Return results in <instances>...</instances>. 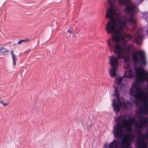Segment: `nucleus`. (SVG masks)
<instances>
[{
  "mask_svg": "<svg viewBox=\"0 0 148 148\" xmlns=\"http://www.w3.org/2000/svg\"><path fill=\"white\" fill-rule=\"evenodd\" d=\"M121 146L122 147L121 148H127V147L128 145V143L127 141L124 138L121 139Z\"/></svg>",
  "mask_w": 148,
  "mask_h": 148,
  "instance_id": "obj_11",
  "label": "nucleus"
},
{
  "mask_svg": "<svg viewBox=\"0 0 148 148\" xmlns=\"http://www.w3.org/2000/svg\"><path fill=\"white\" fill-rule=\"evenodd\" d=\"M26 40H19V41L18 42V44H21L23 42L25 41Z\"/></svg>",
  "mask_w": 148,
  "mask_h": 148,
  "instance_id": "obj_15",
  "label": "nucleus"
},
{
  "mask_svg": "<svg viewBox=\"0 0 148 148\" xmlns=\"http://www.w3.org/2000/svg\"><path fill=\"white\" fill-rule=\"evenodd\" d=\"M71 33L72 32L70 29H69L68 30L67 32V34H69V35L70 36L71 34Z\"/></svg>",
  "mask_w": 148,
  "mask_h": 148,
  "instance_id": "obj_16",
  "label": "nucleus"
},
{
  "mask_svg": "<svg viewBox=\"0 0 148 148\" xmlns=\"http://www.w3.org/2000/svg\"><path fill=\"white\" fill-rule=\"evenodd\" d=\"M8 103H4L3 105L4 106H6V105H8Z\"/></svg>",
  "mask_w": 148,
  "mask_h": 148,
  "instance_id": "obj_18",
  "label": "nucleus"
},
{
  "mask_svg": "<svg viewBox=\"0 0 148 148\" xmlns=\"http://www.w3.org/2000/svg\"><path fill=\"white\" fill-rule=\"evenodd\" d=\"M131 119H125L121 121L114 127L113 133L115 138H121L123 136L124 132V128H125V131L130 132L132 130L131 123Z\"/></svg>",
  "mask_w": 148,
  "mask_h": 148,
  "instance_id": "obj_3",
  "label": "nucleus"
},
{
  "mask_svg": "<svg viewBox=\"0 0 148 148\" xmlns=\"http://www.w3.org/2000/svg\"><path fill=\"white\" fill-rule=\"evenodd\" d=\"M13 51H11V55L12 57V59L13 60V62L14 66H15L16 64V61L17 60V58L16 56L13 53Z\"/></svg>",
  "mask_w": 148,
  "mask_h": 148,
  "instance_id": "obj_12",
  "label": "nucleus"
},
{
  "mask_svg": "<svg viewBox=\"0 0 148 148\" xmlns=\"http://www.w3.org/2000/svg\"><path fill=\"white\" fill-rule=\"evenodd\" d=\"M142 121L141 123H137L134 125L135 131L136 133H140L143 129V127L146 126L147 123L145 120H142Z\"/></svg>",
  "mask_w": 148,
  "mask_h": 148,
  "instance_id": "obj_6",
  "label": "nucleus"
},
{
  "mask_svg": "<svg viewBox=\"0 0 148 148\" xmlns=\"http://www.w3.org/2000/svg\"><path fill=\"white\" fill-rule=\"evenodd\" d=\"M110 65L113 68H116L119 65L118 58L116 56L112 55L110 58Z\"/></svg>",
  "mask_w": 148,
  "mask_h": 148,
  "instance_id": "obj_7",
  "label": "nucleus"
},
{
  "mask_svg": "<svg viewBox=\"0 0 148 148\" xmlns=\"http://www.w3.org/2000/svg\"><path fill=\"white\" fill-rule=\"evenodd\" d=\"M120 144V142L118 139L114 140L110 144L109 148H118Z\"/></svg>",
  "mask_w": 148,
  "mask_h": 148,
  "instance_id": "obj_8",
  "label": "nucleus"
},
{
  "mask_svg": "<svg viewBox=\"0 0 148 148\" xmlns=\"http://www.w3.org/2000/svg\"><path fill=\"white\" fill-rule=\"evenodd\" d=\"M130 93L137 101H141L143 100L144 101L143 105L144 107H140L136 113L138 114V119L142 122L143 117L141 114H146L148 112V93L143 91L140 88L135 85L132 87Z\"/></svg>",
  "mask_w": 148,
  "mask_h": 148,
  "instance_id": "obj_2",
  "label": "nucleus"
},
{
  "mask_svg": "<svg viewBox=\"0 0 148 148\" xmlns=\"http://www.w3.org/2000/svg\"><path fill=\"white\" fill-rule=\"evenodd\" d=\"M0 103H1V104H3L4 103V102H3V101L2 100H1L0 101Z\"/></svg>",
  "mask_w": 148,
  "mask_h": 148,
  "instance_id": "obj_19",
  "label": "nucleus"
},
{
  "mask_svg": "<svg viewBox=\"0 0 148 148\" xmlns=\"http://www.w3.org/2000/svg\"><path fill=\"white\" fill-rule=\"evenodd\" d=\"M116 68L111 69L110 71V75L111 77L114 78L116 76Z\"/></svg>",
  "mask_w": 148,
  "mask_h": 148,
  "instance_id": "obj_10",
  "label": "nucleus"
},
{
  "mask_svg": "<svg viewBox=\"0 0 148 148\" xmlns=\"http://www.w3.org/2000/svg\"><path fill=\"white\" fill-rule=\"evenodd\" d=\"M134 73L132 70H127L125 71L124 76L128 78H131L133 77Z\"/></svg>",
  "mask_w": 148,
  "mask_h": 148,
  "instance_id": "obj_9",
  "label": "nucleus"
},
{
  "mask_svg": "<svg viewBox=\"0 0 148 148\" xmlns=\"http://www.w3.org/2000/svg\"><path fill=\"white\" fill-rule=\"evenodd\" d=\"M132 60L135 63H140L142 66H145L147 64L145 54L143 51H138L132 54Z\"/></svg>",
  "mask_w": 148,
  "mask_h": 148,
  "instance_id": "obj_5",
  "label": "nucleus"
},
{
  "mask_svg": "<svg viewBox=\"0 0 148 148\" xmlns=\"http://www.w3.org/2000/svg\"><path fill=\"white\" fill-rule=\"evenodd\" d=\"M1 97H0V100H1Z\"/></svg>",
  "mask_w": 148,
  "mask_h": 148,
  "instance_id": "obj_21",
  "label": "nucleus"
},
{
  "mask_svg": "<svg viewBox=\"0 0 148 148\" xmlns=\"http://www.w3.org/2000/svg\"><path fill=\"white\" fill-rule=\"evenodd\" d=\"M145 18L146 19H148V12L145 15Z\"/></svg>",
  "mask_w": 148,
  "mask_h": 148,
  "instance_id": "obj_17",
  "label": "nucleus"
},
{
  "mask_svg": "<svg viewBox=\"0 0 148 148\" xmlns=\"http://www.w3.org/2000/svg\"><path fill=\"white\" fill-rule=\"evenodd\" d=\"M147 33H148V28H147Z\"/></svg>",
  "mask_w": 148,
  "mask_h": 148,
  "instance_id": "obj_20",
  "label": "nucleus"
},
{
  "mask_svg": "<svg viewBox=\"0 0 148 148\" xmlns=\"http://www.w3.org/2000/svg\"><path fill=\"white\" fill-rule=\"evenodd\" d=\"M110 7L107 10L106 18L109 19L105 27L108 34H113L107 44L111 51L112 50L119 58H122L129 63V58L125 55V45L127 37L138 45L142 43L143 36L137 30L132 36L129 34L123 33V29L128 25H132V31L136 28L134 17L138 11L136 4L130 3V0H108Z\"/></svg>",
  "mask_w": 148,
  "mask_h": 148,
  "instance_id": "obj_1",
  "label": "nucleus"
},
{
  "mask_svg": "<svg viewBox=\"0 0 148 148\" xmlns=\"http://www.w3.org/2000/svg\"><path fill=\"white\" fill-rule=\"evenodd\" d=\"M114 94L115 96L117 101V103H116V101L114 99L113 100L112 105L114 110L115 111L118 112L119 111L121 106L124 107H126L127 108L128 106L130 105V103L128 101H125L124 99H122V101L120 99L119 97V94L118 92V88H115Z\"/></svg>",
  "mask_w": 148,
  "mask_h": 148,
  "instance_id": "obj_4",
  "label": "nucleus"
},
{
  "mask_svg": "<svg viewBox=\"0 0 148 148\" xmlns=\"http://www.w3.org/2000/svg\"><path fill=\"white\" fill-rule=\"evenodd\" d=\"M0 50L1 53H3L5 55L8 54V51L7 49L4 47L1 48Z\"/></svg>",
  "mask_w": 148,
  "mask_h": 148,
  "instance_id": "obj_13",
  "label": "nucleus"
},
{
  "mask_svg": "<svg viewBox=\"0 0 148 148\" xmlns=\"http://www.w3.org/2000/svg\"><path fill=\"white\" fill-rule=\"evenodd\" d=\"M115 80L116 83H117L118 85H119L123 79V78L122 77H119L118 78H116Z\"/></svg>",
  "mask_w": 148,
  "mask_h": 148,
  "instance_id": "obj_14",
  "label": "nucleus"
}]
</instances>
